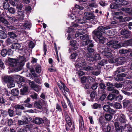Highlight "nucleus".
<instances>
[{
    "label": "nucleus",
    "instance_id": "nucleus-1",
    "mask_svg": "<svg viewBox=\"0 0 132 132\" xmlns=\"http://www.w3.org/2000/svg\"><path fill=\"white\" fill-rule=\"evenodd\" d=\"M10 61L13 63V65L15 67L14 70L16 71L22 70L26 62L24 57L23 56H20L17 59H11Z\"/></svg>",
    "mask_w": 132,
    "mask_h": 132
},
{
    "label": "nucleus",
    "instance_id": "nucleus-2",
    "mask_svg": "<svg viewBox=\"0 0 132 132\" xmlns=\"http://www.w3.org/2000/svg\"><path fill=\"white\" fill-rule=\"evenodd\" d=\"M79 62L75 63V66L77 69H84L86 71L91 70H93V68L92 67L87 66V63L85 61L84 58H80Z\"/></svg>",
    "mask_w": 132,
    "mask_h": 132
},
{
    "label": "nucleus",
    "instance_id": "nucleus-3",
    "mask_svg": "<svg viewBox=\"0 0 132 132\" xmlns=\"http://www.w3.org/2000/svg\"><path fill=\"white\" fill-rule=\"evenodd\" d=\"M110 28V27L109 26L106 27L102 26H100L97 29L93 31L92 32V33L98 38L102 36V32L105 33V30L109 29Z\"/></svg>",
    "mask_w": 132,
    "mask_h": 132
},
{
    "label": "nucleus",
    "instance_id": "nucleus-4",
    "mask_svg": "<svg viewBox=\"0 0 132 132\" xmlns=\"http://www.w3.org/2000/svg\"><path fill=\"white\" fill-rule=\"evenodd\" d=\"M106 43V45L112 47L114 48L117 49L121 47L122 46L119 44H118V41L108 40Z\"/></svg>",
    "mask_w": 132,
    "mask_h": 132
},
{
    "label": "nucleus",
    "instance_id": "nucleus-5",
    "mask_svg": "<svg viewBox=\"0 0 132 132\" xmlns=\"http://www.w3.org/2000/svg\"><path fill=\"white\" fill-rule=\"evenodd\" d=\"M81 39L84 41L82 43V45L83 46L88 45L89 43H92V41L89 39V36L87 34L84 35L80 37Z\"/></svg>",
    "mask_w": 132,
    "mask_h": 132
},
{
    "label": "nucleus",
    "instance_id": "nucleus-6",
    "mask_svg": "<svg viewBox=\"0 0 132 132\" xmlns=\"http://www.w3.org/2000/svg\"><path fill=\"white\" fill-rule=\"evenodd\" d=\"M111 50L108 47H106L104 49L102 52L103 55L105 57L109 58L112 56V54L110 52Z\"/></svg>",
    "mask_w": 132,
    "mask_h": 132
},
{
    "label": "nucleus",
    "instance_id": "nucleus-7",
    "mask_svg": "<svg viewBox=\"0 0 132 132\" xmlns=\"http://www.w3.org/2000/svg\"><path fill=\"white\" fill-rule=\"evenodd\" d=\"M79 130L80 132L81 131L84 132L85 130V128L84 127V121L82 117L80 116L79 119Z\"/></svg>",
    "mask_w": 132,
    "mask_h": 132
},
{
    "label": "nucleus",
    "instance_id": "nucleus-8",
    "mask_svg": "<svg viewBox=\"0 0 132 132\" xmlns=\"http://www.w3.org/2000/svg\"><path fill=\"white\" fill-rule=\"evenodd\" d=\"M130 31L126 30L125 29L122 30L121 32V34L123 35V38H128L130 37Z\"/></svg>",
    "mask_w": 132,
    "mask_h": 132
},
{
    "label": "nucleus",
    "instance_id": "nucleus-9",
    "mask_svg": "<svg viewBox=\"0 0 132 132\" xmlns=\"http://www.w3.org/2000/svg\"><path fill=\"white\" fill-rule=\"evenodd\" d=\"M31 26V23L29 21H26L21 26V28L22 29H24L26 28L30 29Z\"/></svg>",
    "mask_w": 132,
    "mask_h": 132
},
{
    "label": "nucleus",
    "instance_id": "nucleus-10",
    "mask_svg": "<svg viewBox=\"0 0 132 132\" xmlns=\"http://www.w3.org/2000/svg\"><path fill=\"white\" fill-rule=\"evenodd\" d=\"M118 118L119 121L121 123H126L127 121L125 115L123 114H120Z\"/></svg>",
    "mask_w": 132,
    "mask_h": 132
},
{
    "label": "nucleus",
    "instance_id": "nucleus-11",
    "mask_svg": "<svg viewBox=\"0 0 132 132\" xmlns=\"http://www.w3.org/2000/svg\"><path fill=\"white\" fill-rule=\"evenodd\" d=\"M24 11L22 10L21 11H18V16H19V20L20 22L24 20Z\"/></svg>",
    "mask_w": 132,
    "mask_h": 132
},
{
    "label": "nucleus",
    "instance_id": "nucleus-12",
    "mask_svg": "<svg viewBox=\"0 0 132 132\" xmlns=\"http://www.w3.org/2000/svg\"><path fill=\"white\" fill-rule=\"evenodd\" d=\"M44 120L42 118L39 117H36L34 120V122L37 124H40L44 122Z\"/></svg>",
    "mask_w": 132,
    "mask_h": 132
},
{
    "label": "nucleus",
    "instance_id": "nucleus-13",
    "mask_svg": "<svg viewBox=\"0 0 132 132\" xmlns=\"http://www.w3.org/2000/svg\"><path fill=\"white\" fill-rule=\"evenodd\" d=\"M127 2L124 0H115L114 3L118 6L119 5H125L126 4Z\"/></svg>",
    "mask_w": 132,
    "mask_h": 132
},
{
    "label": "nucleus",
    "instance_id": "nucleus-14",
    "mask_svg": "<svg viewBox=\"0 0 132 132\" xmlns=\"http://www.w3.org/2000/svg\"><path fill=\"white\" fill-rule=\"evenodd\" d=\"M122 46L125 47L128 46H132V39L125 41L123 43H121Z\"/></svg>",
    "mask_w": 132,
    "mask_h": 132
},
{
    "label": "nucleus",
    "instance_id": "nucleus-15",
    "mask_svg": "<svg viewBox=\"0 0 132 132\" xmlns=\"http://www.w3.org/2000/svg\"><path fill=\"white\" fill-rule=\"evenodd\" d=\"M86 60L89 61H94V57L92 53H87L85 55Z\"/></svg>",
    "mask_w": 132,
    "mask_h": 132
},
{
    "label": "nucleus",
    "instance_id": "nucleus-16",
    "mask_svg": "<svg viewBox=\"0 0 132 132\" xmlns=\"http://www.w3.org/2000/svg\"><path fill=\"white\" fill-rule=\"evenodd\" d=\"M125 58L123 57H119L117 59V62L119 64H123L125 62Z\"/></svg>",
    "mask_w": 132,
    "mask_h": 132
},
{
    "label": "nucleus",
    "instance_id": "nucleus-17",
    "mask_svg": "<svg viewBox=\"0 0 132 132\" xmlns=\"http://www.w3.org/2000/svg\"><path fill=\"white\" fill-rule=\"evenodd\" d=\"M128 69L127 68L126 69L122 67H120L117 69V70L115 71L114 73L115 75H116L118 73L122 72L125 71H128Z\"/></svg>",
    "mask_w": 132,
    "mask_h": 132
},
{
    "label": "nucleus",
    "instance_id": "nucleus-18",
    "mask_svg": "<svg viewBox=\"0 0 132 132\" xmlns=\"http://www.w3.org/2000/svg\"><path fill=\"white\" fill-rule=\"evenodd\" d=\"M28 87H24L23 88H21L20 90V94L24 95L26 94L27 92Z\"/></svg>",
    "mask_w": 132,
    "mask_h": 132
},
{
    "label": "nucleus",
    "instance_id": "nucleus-19",
    "mask_svg": "<svg viewBox=\"0 0 132 132\" xmlns=\"http://www.w3.org/2000/svg\"><path fill=\"white\" fill-rule=\"evenodd\" d=\"M70 44L73 47L72 49L74 50H76L77 47V41L76 40H72L71 41Z\"/></svg>",
    "mask_w": 132,
    "mask_h": 132
},
{
    "label": "nucleus",
    "instance_id": "nucleus-20",
    "mask_svg": "<svg viewBox=\"0 0 132 132\" xmlns=\"http://www.w3.org/2000/svg\"><path fill=\"white\" fill-rule=\"evenodd\" d=\"M3 80L5 82L7 83L13 80L12 78L11 77L8 76H5L4 77Z\"/></svg>",
    "mask_w": 132,
    "mask_h": 132
},
{
    "label": "nucleus",
    "instance_id": "nucleus-21",
    "mask_svg": "<svg viewBox=\"0 0 132 132\" xmlns=\"http://www.w3.org/2000/svg\"><path fill=\"white\" fill-rule=\"evenodd\" d=\"M21 46L20 44L18 43H15L11 45V47L13 49H18L20 48Z\"/></svg>",
    "mask_w": 132,
    "mask_h": 132
},
{
    "label": "nucleus",
    "instance_id": "nucleus-22",
    "mask_svg": "<svg viewBox=\"0 0 132 132\" xmlns=\"http://www.w3.org/2000/svg\"><path fill=\"white\" fill-rule=\"evenodd\" d=\"M10 5L8 2H3V6L5 9L7 10L9 8Z\"/></svg>",
    "mask_w": 132,
    "mask_h": 132
},
{
    "label": "nucleus",
    "instance_id": "nucleus-23",
    "mask_svg": "<svg viewBox=\"0 0 132 132\" xmlns=\"http://www.w3.org/2000/svg\"><path fill=\"white\" fill-rule=\"evenodd\" d=\"M23 120L24 121H26V124L28 123V122L32 120V118L30 117H26L25 116H23Z\"/></svg>",
    "mask_w": 132,
    "mask_h": 132
},
{
    "label": "nucleus",
    "instance_id": "nucleus-24",
    "mask_svg": "<svg viewBox=\"0 0 132 132\" xmlns=\"http://www.w3.org/2000/svg\"><path fill=\"white\" fill-rule=\"evenodd\" d=\"M23 105H24V104H22V105L17 104L14 106V108L15 109H21L22 110H24L25 108L23 106Z\"/></svg>",
    "mask_w": 132,
    "mask_h": 132
},
{
    "label": "nucleus",
    "instance_id": "nucleus-25",
    "mask_svg": "<svg viewBox=\"0 0 132 132\" xmlns=\"http://www.w3.org/2000/svg\"><path fill=\"white\" fill-rule=\"evenodd\" d=\"M19 93V91L16 89H13L12 90L11 94L12 95L14 96H18Z\"/></svg>",
    "mask_w": 132,
    "mask_h": 132
},
{
    "label": "nucleus",
    "instance_id": "nucleus-26",
    "mask_svg": "<svg viewBox=\"0 0 132 132\" xmlns=\"http://www.w3.org/2000/svg\"><path fill=\"white\" fill-rule=\"evenodd\" d=\"M7 37V35L5 32L3 31L0 30V38L1 39H4Z\"/></svg>",
    "mask_w": 132,
    "mask_h": 132
},
{
    "label": "nucleus",
    "instance_id": "nucleus-27",
    "mask_svg": "<svg viewBox=\"0 0 132 132\" xmlns=\"http://www.w3.org/2000/svg\"><path fill=\"white\" fill-rule=\"evenodd\" d=\"M107 85L108 87V89L109 91H112L113 90L114 88L113 87V85L112 84H111L109 82H108Z\"/></svg>",
    "mask_w": 132,
    "mask_h": 132
},
{
    "label": "nucleus",
    "instance_id": "nucleus-28",
    "mask_svg": "<svg viewBox=\"0 0 132 132\" xmlns=\"http://www.w3.org/2000/svg\"><path fill=\"white\" fill-rule=\"evenodd\" d=\"M130 100L127 99H125L123 101V106L126 107L127 106L128 104L130 103Z\"/></svg>",
    "mask_w": 132,
    "mask_h": 132
},
{
    "label": "nucleus",
    "instance_id": "nucleus-29",
    "mask_svg": "<svg viewBox=\"0 0 132 132\" xmlns=\"http://www.w3.org/2000/svg\"><path fill=\"white\" fill-rule=\"evenodd\" d=\"M99 40V42L100 43L102 44H103L105 42H106L108 41V39H105L102 36L98 38Z\"/></svg>",
    "mask_w": 132,
    "mask_h": 132
},
{
    "label": "nucleus",
    "instance_id": "nucleus-30",
    "mask_svg": "<svg viewBox=\"0 0 132 132\" xmlns=\"http://www.w3.org/2000/svg\"><path fill=\"white\" fill-rule=\"evenodd\" d=\"M7 112L9 116L11 117H12L14 115V110L11 109H8Z\"/></svg>",
    "mask_w": 132,
    "mask_h": 132
},
{
    "label": "nucleus",
    "instance_id": "nucleus-31",
    "mask_svg": "<svg viewBox=\"0 0 132 132\" xmlns=\"http://www.w3.org/2000/svg\"><path fill=\"white\" fill-rule=\"evenodd\" d=\"M35 69L36 72L37 73H40L41 71V66L37 64L36 65Z\"/></svg>",
    "mask_w": 132,
    "mask_h": 132
},
{
    "label": "nucleus",
    "instance_id": "nucleus-32",
    "mask_svg": "<svg viewBox=\"0 0 132 132\" xmlns=\"http://www.w3.org/2000/svg\"><path fill=\"white\" fill-rule=\"evenodd\" d=\"M7 86L9 88H11L15 86V84L12 81H11L8 83Z\"/></svg>",
    "mask_w": 132,
    "mask_h": 132
},
{
    "label": "nucleus",
    "instance_id": "nucleus-33",
    "mask_svg": "<svg viewBox=\"0 0 132 132\" xmlns=\"http://www.w3.org/2000/svg\"><path fill=\"white\" fill-rule=\"evenodd\" d=\"M67 103L68 104V106L70 107V108L71 110L73 112H74V110L73 107V105L72 104L71 102L70 101L69 99L68 98H67Z\"/></svg>",
    "mask_w": 132,
    "mask_h": 132
},
{
    "label": "nucleus",
    "instance_id": "nucleus-34",
    "mask_svg": "<svg viewBox=\"0 0 132 132\" xmlns=\"http://www.w3.org/2000/svg\"><path fill=\"white\" fill-rule=\"evenodd\" d=\"M41 104V101L35 102L34 103V105L35 107L39 109H41L42 108V105Z\"/></svg>",
    "mask_w": 132,
    "mask_h": 132
},
{
    "label": "nucleus",
    "instance_id": "nucleus-35",
    "mask_svg": "<svg viewBox=\"0 0 132 132\" xmlns=\"http://www.w3.org/2000/svg\"><path fill=\"white\" fill-rule=\"evenodd\" d=\"M114 79L117 81H122L123 80V78L121 76L120 74L117 75L116 77H115Z\"/></svg>",
    "mask_w": 132,
    "mask_h": 132
},
{
    "label": "nucleus",
    "instance_id": "nucleus-36",
    "mask_svg": "<svg viewBox=\"0 0 132 132\" xmlns=\"http://www.w3.org/2000/svg\"><path fill=\"white\" fill-rule=\"evenodd\" d=\"M65 120L67 123H69V125H71V119L68 115H67L65 116Z\"/></svg>",
    "mask_w": 132,
    "mask_h": 132
},
{
    "label": "nucleus",
    "instance_id": "nucleus-37",
    "mask_svg": "<svg viewBox=\"0 0 132 132\" xmlns=\"http://www.w3.org/2000/svg\"><path fill=\"white\" fill-rule=\"evenodd\" d=\"M8 10V11L9 12L12 14H14L15 13L16 10L15 8L12 7L9 8Z\"/></svg>",
    "mask_w": 132,
    "mask_h": 132
},
{
    "label": "nucleus",
    "instance_id": "nucleus-38",
    "mask_svg": "<svg viewBox=\"0 0 132 132\" xmlns=\"http://www.w3.org/2000/svg\"><path fill=\"white\" fill-rule=\"evenodd\" d=\"M32 88L34 90L37 92L39 91L41 89L40 86L37 84Z\"/></svg>",
    "mask_w": 132,
    "mask_h": 132
},
{
    "label": "nucleus",
    "instance_id": "nucleus-39",
    "mask_svg": "<svg viewBox=\"0 0 132 132\" xmlns=\"http://www.w3.org/2000/svg\"><path fill=\"white\" fill-rule=\"evenodd\" d=\"M125 129V127L122 126H120L119 127L116 129V132H122Z\"/></svg>",
    "mask_w": 132,
    "mask_h": 132
},
{
    "label": "nucleus",
    "instance_id": "nucleus-40",
    "mask_svg": "<svg viewBox=\"0 0 132 132\" xmlns=\"http://www.w3.org/2000/svg\"><path fill=\"white\" fill-rule=\"evenodd\" d=\"M26 121H24L23 119L22 120H18V124L19 126L26 125Z\"/></svg>",
    "mask_w": 132,
    "mask_h": 132
},
{
    "label": "nucleus",
    "instance_id": "nucleus-41",
    "mask_svg": "<svg viewBox=\"0 0 132 132\" xmlns=\"http://www.w3.org/2000/svg\"><path fill=\"white\" fill-rule=\"evenodd\" d=\"M116 95L114 94H110L107 97V98L110 100H112L114 99Z\"/></svg>",
    "mask_w": 132,
    "mask_h": 132
},
{
    "label": "nucleus",
    "instance_id": "nucleus-42",
    "mask_svg": "<svg viewBox=\"0 0 132 132\" xmlns=\"http://www.w3.org/2000/svg\"><path fill=\"white\" fill-rule=\"evenodd\" d=\"M109 61L110 63H113L117 62V59H116L112 56L111 57H109Z\"/></svg>",
    "mask_w": 132,
    "mask_h": 132
},
{
    "label": "nucleus",
    "instance_id": "nucleus-43",
    "mask_svg": "<svg viewBox=\"0 0 132 132\" xmlns=\"http://www.w3.org/2000/svg\"><path fill=\"white\" fill-rule=\"evenodd\" d=\"M105 118L106 120L109 121L111 119L112 116L109 114H105Z\"/></svg>",
    "mask_w": 132,
    "mask_h": 132
},
{
    "label": "nucleus",
    "instance_id": "nucleus-44",
    "mask_svg": "<svg viewBox=\"0 0 132 132\" xmlns=\"http://www.w3.org/2000/svg\"><path fill=\"white\" fill-rule=\"evenodd\" d=\"M41 103L42 106H43L45 108H47L48 106V104L44 100H42L41 101Z\"/></svg>",
    "mask_w": 132,
    "mask_h": 132
},
{
    "label": "nucleus",
    "instance_id": "nucleus-45",
    "mask_svg": "<svg viewBox=\"0 0 132 132\" xmlns=\"http://www.w3.org/2000/svg\"><path fill=\"white\" fill-rule=\"evenodd\" d=\"M129 52V51L126 49H121L119 51V53L122 54L126 53Z\"/></svg>",
    "mask_w": 132,
    "mask_h": 132
},
{
    "label": "nucleus",
    "instance_id": "nucleus-46",
    "mask_svg": "<svg viewBox=\"0 0 132 132\" xmlns=\"http://www.w3.org/2000/svg\"><path fill=\"white\" fill-rule=\"evenodd\" d=\"M110 7L111 9H116L119 8V6L117 5L114 3L110 4Z\"/></svg>",
    "mask_w": 132,
    "mask_h": 132
},
{
    "label": "nucleus",
    "instance_id": "nucleus-47",
    "mask_svg": "<svg viewBox=\"0 0 132 132\" xmlns=\"http://www.w3.org/2000/svg\"><path fill=\"white\" fill-rule=\"evenodd\" d=\"M114 106L117 109H120L122 108V106L121 104L118 102H116L114 104Z\"/></svg>",
    "mask_w": 132,
    "mask_h": 132
},
{
    "label": "nucleus",
    "instance_id": "nucleus-48",
    "mask_svg": "<svg viewBox=\"0 0 132 132\" xmlns=\"http://www.w3.org/2000/svg\"><path fill=\"white\" fill-rule=\"evenodd\" d=\"M113 86L118 88H121L122 87V84L120 83H115L114 84Z\"/></svg>",
    "mask_w": 132,
    "mask_h": 132
},
{
    "label": "nucleus",
    "instance_id": "nucleus-49",
    "mask_svg": "<svg viewBox=\"0 0 132 132\" xmlns=\"http://www.w3.org/2000/svg\"><path fill=\"white\" fill-rule=\"evenodd\" d=\"M8 34L11 38H14L17 37V36L16 34L13 32H9L8 33Z\"/></svg>",
    "mask_w": 132,
    "mask_h": 132
},
{
    "label": "nucleus",
    "instance_id": "nucleus-50",
    "mask_svg": "<svg viewBox=\"0 0 132 132\" xmlns=\"http://www.w3.org/2000/svg\"><path fill=\"white\" fill-rule=\"evenodd\" d=\"M101 107V105L97 103H94L93 106V108L94 109H97Z\"/></svg>",
    "mask_w": 132,
    "mask_h": 132
},
{
    "label": "nucleus",
    "instance_id": "nucleus-51",
    "mask_svg": "<svg viewBox=\"0 0 132 132\" xmlns=\"http://www.w3.org/2000/svg\"><path fill=\"white\" fill-rule=\"evenodd\" d=\"M7 51L5 49L2 50L1 52V55L3 57H5L7 55Z\"/></svg>",
    "mask_w": 132,
    "mask_h": 132
},
{
    "label": "nucleus",
    "instance_id": "nucleus-52",
    "mask_svg": "<svg viewBox=\"0 0 132 132\" xmlns=\"http://www.w3.org/2000/svg\"><path fill=\"white\" fill-rule=\"evenodd\" d=\"M33 127V125L32 124H29L27 125L24 126V127L25 129H30L31 128Z\"/></svg>",
    "mask_w": 132,
    "mask_h": 132
},
{
    "label": "nucleus",
    "instance_id": "nucleus-53",
    "mask_svg": "<svg viewBox=\"0 0 132 132\" xmlns=\"http://www.w3.org/2000/svg\"><path fill=\"white\" fill-rule=\"evenodd\" d=\"M85 49L87 51L89 52H93L94 51V50L93 48L89 47V46L85 47Z\"/></svg>",
    "mask_w": 132,
    "mask_h": 132
},
{
    "label": "nucleus",
    "instance_id": "nucleus-54",
    "mask_svg": "<svg viewBox=\"0 0 132 132\" xmlns=\"http://www.w3.org/2000/svg\"><path fill=\"white\" fill-rule=\"evenodd\" d=\"M94 60H97L101 59V57L99 54H96L94 57Z\"/></svg>",
    "mask_w": 132,
    "mask_h": 132
},
{
    "label": "nucleus",
    "instance_id": "nucleus-55",
    "mask_svg": "<svg viewBox=\"0 0 132 132\" xmlns=\"http://www.w3.org/2000/svg\"><path fill=\"white\" fill-rule=\"evenodd\" d=\"M76 21L80 24H82L86 22V20L81 19H77L76 20Z\"/></svg>",
    "mask_w": 132,
    "mask_h": 132
},
{
    "label": "nucleus",
    "instance_id": "nucleus-56",
    "mask_svg": "<svg viewBox=\"0 0 132 132\" xmlns=\"http://www.w3.org/2000/svg\"><path fill=\"white\" fill-rule=\"evenodd\" d=\"M23 6L22 4H18L16 7V8L18 9V11H21L22 10Z\"/></svg>",
    "mask_w": 132,
    "mask_h": 132
},
{
    "label": "nucleus",
    "instance_id": "nucleus-57",
    "mask_svg": "<svg viewBox=\"0 0 132 132\" xmlns=\"http://www.w3.org/2000/svg\"><path fill=\"white\" fill-rule=\"evenodd\" d=\"M110 108L109 106L107 105H104L103 108L104 111L106 112H108L109 111Z\"/></svg>",
    "mask_w": 132,
    "mask_h": 132
},
{
    "label": "nucleus",
    "instance_id": "nucleus-58",
    "mask_svg": "<svg viewBox=\"0 0 132 132\" xmlns=\"http://www.w3.org/2000/svg\"><path fill=\"white\" fill-rule=\"evenodd\" d=\"M95 16L92 14L91 13L88 18H86V19L89 20H94L95 19Z\"/></svg>",
    "mask_w": 132,
    "mask_h": 132
},
{
    "label": "nucleus",
    "instance_id": "nucleus-59",
    "mask_svg": "<svg viewBox=\"0 0 132 132\" xmlns=\"http://www.w3.org/2000/svg\"><path fill=\"white\" fill-rule=\"evenodd\" d=\"M54 90L56 95H57L59 97H61V95L59 93L57 88L56 87H55Z\"/></svg>",
    "mask_w": 132,
    "mask_h": 132
},
{
    "label": "nucleus",
    "instance_id": "nucleus-60",
    "mask_svg": "<svg viewBox=\"0 0 132 132\" xmlns=\"http://www.w3.org/2000/svg\"><path fill=\"white\" fill-rule=\"evenodd\" d=\"M89 6L91 7L96 8L97 7V5L95 3H92L89 4Z\"/></svg>",
    "mask_w": 132,
    "mask_h": 132
},
{
    "label": "nucleus",
    "instance_id": "nucleus-61",
    "mask_svg": "<svg viewBox=\"0 0 132 132\" xmlns=\"http://www.w3.org/2000/svg\"><path fill=\"white\" fill-rule=\"evenodd\" d=\"M56 109L58 110L60 112L62 111V109L61 106L58 104H56Z\"/></svg>",
    "mask_w": 132,
    "mask_h": 132
},
{
    "label": "nucleus",
    "instance_id": "nucleus-62",
    "mask_svg": "<svg viewBox=\"0 0 132 132\" xmlns=\"http://www.w3.org/2000/svg\"><path fill=\"white\" fill-rule=\"evenodd\" d=\"M29 85L32 88L34 87V86H35V85H36L34 84V81H31V80L29 81Z\"/></svg>",
    "mask_w": 132,
    "mask_h": 132
},
{
    "label": "nucleus",
    "instance_id": "nucleus-63",
    "mask_svg": "<svg viewBox=\"0 0 132 132\" xmlns=\"http://www.w3.org/2000/svg\"><path fill=\"white\" fill-rule=\"evenodd\" d=\"M7 55H8L9 56H11L13 55V51L10 49H9L7 51Z\"/></svg>",
    "mask_w": 132,
    "mask_h": 132
},
{
    "label": "nucleus",
    "instance_id": "nucleus-64",
    "mask_svg": "<svg viewBox=\"0 0 132 132\" xmlns=\"http://www.w3.org/2000/svg\"><path fill=\"white\" fill-rule=\"evenodd\" d=\"M16 114L18 116H21L22 113V111L19 109H16Z\"/></svg>",
    "mask_w": 132,
    "mask_h": 132
}]
</instances>
